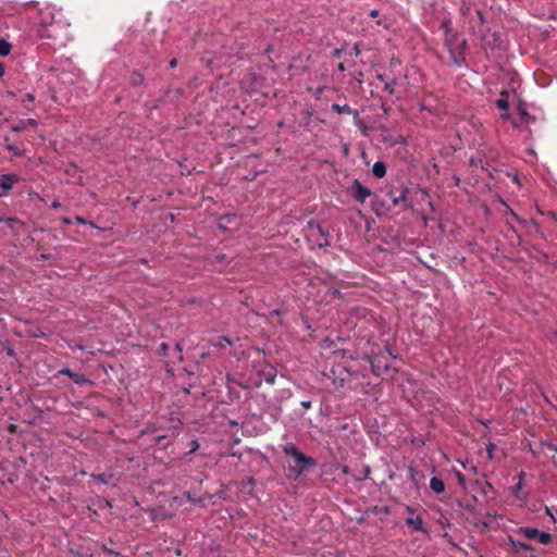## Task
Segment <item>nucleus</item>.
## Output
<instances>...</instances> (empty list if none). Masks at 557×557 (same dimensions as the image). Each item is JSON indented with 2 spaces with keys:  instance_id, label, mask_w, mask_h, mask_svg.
Here are the masks:
<instances>
[{
  "instance_id": "nucleus-1",
  "label": "nucleus",
  "mask_w": 557,
  "mask_h": 557,
  "mask_svg": "<svg viewBox=\"0 0 557 557\" xmlns=\"http://www.w3.org/2000/svg\"><path fill=\"white\" fill-rule=\"evenodd\" d=\"M284 455L293 458L295 465L288 467L289 478L297 480L306 475L318 466V460L311 456L302 453L299 447L294 443H286L282 445Z\"/></svg>"
},
{
  "instance_id": "nucleus-2",
  "label": "nucleus",
  "mask_w": 557,
  "mask_h": 557,
  "mask_svg": "<svg viewBox=\"0 0 557 557\" xmlns=\"http://www.w3.org/2000/svg\"><path fill=\"white\" fill-rule=\"evenodd\" d=\"M396 358L397 356L393 354V350H380L373 355L363 354L361 357L376 376H381L393 369L392 361ZM394 370L396 369L394 368Z\"/></svg>"
},
{
  "instance_id": "nucleus-3",
  "label": "nucleus",
  "mask_w": 557,
  "mask_h": 557,
  "mask_svg": "<svg viewBox=\"0 0 557 557\" xmlns=\"http://www.w3.org/2000/svg\"><path fill=\"white\" fill-rule=\"evenodd\" d=\"M444 45L449 51L450 62L457 66H461L465 61L467 41L465 39H459L458 35L451 29H447L444 38Z\"/></svg>"
},
{
  "instance_id": "nucleus-4",
  "label": "nucleus",
  "mask_w": 557,
  "mask_h": 557,
  "mask_svg": "<svg viewBox=\"0 0 557 557\" xmlns=\"http://www.w3.org/2000/svg\"><path fill=\"white\" fill-rule=\"evenodd\" d=\"M258 352L262 354V360H257L256 363L252 364L255 372L265 383L274 384L277 374L276 368L264 361L267 350H258Z\"/></svg>"
},
{
  "instance_id": "nucleus-5",
  "label": "nucleus",
  "mask_w": 557,
  "mask_h": 557,
  "mask_svg": "<svg viewBox=\"0 0 557 557\" xmlns=\"http://www.w3.org/2000/svg\"><path fill=\"white\" fill-rule=\"evenodd\" d=\"M517 532L523 534L529 540H537L543 545H548L553 541L550 533L546 531H540L536 528L520 527Z\"/></svg>"
},
{
  "instance_id": "nucleus-6",
  "label": "nucleus",
  "mask_w": 557,
  "mask_h": 557,
  "mask_svg": "<svg viewBox=\"0 0 557 557\" xmlns=\"http://www.w3.org/2000/svg\"><path fill=\"white\" fill-rule=\"evenodd\" d=\"M178 355V360L182 363L181 369L185 371L188 375H195L202 371L199 360L185 362V358L188 357V354L191 350H173Z\"/></svg>"
},
{
  "instance_id": "nucleus-7",
  "label": "nucleus",
  "mask_w": 557,
  "mask_h": 557,
  "mask_svg": "<svg viewBox=\"0 0 557 557\" xmlns=\"http://www.w3.org/2000/svg\"><path fill=\"white\" fill-rule=\"evenodd\" d=\"M350 194L354 199L360 203H364L367 198L372 195L371 190L363 186L358 180H355L351 187Z\"/></svg>"
},
{
  "instance_id": "nucleus-8",
  "label": "nucleus",
  "mask_w": 557,
  "mask_h": 557,
  "mask_svg": "<svg viewBox=\"0 0 557 557\" xmlns=\"http://www.w3.org/2000/svg\"><path fill=\"white\" fill-rule=\"evenodd\" d=\"M17 181L18 177L14 174H2L0 176V197L5 196Z\"/></svg>"
},
{
  "instance_id": "nucleus-9",
  "label": "nucleus",
  "mask_w": 557,
  "mask_h": 557,
  "mask_svg": "<svg viewBox=\"0 0 557 557\" xmlns=\"http://www.w3.org/2000/svg\"><path fill=\"white\" fill-rule=\"evenodd\" d=\"M409 189L407 187H403L397 194L395 190L388 191V197L391 198L393 206H398L399 203H404L407 208L410 207V205L407 202V194Z\"/></svg>"
},
{
  "instance_id": "nucleus-10",
  "label": "nucleus",
  "mask_w": 557,
  "mask_h": 557,
  "mask_svg": "<svg viewBox=\"0 0 557 557\" xmlns=\"http://www.w3.org/2000/svg\"><path fill=\"white\" fill-rule=\"evenodd\" d=\"M408 383L412 386V392L414 394V397H419L420 395L421 396L429 395L428 398L430 400L437 398V395L434 392H425L418 381L409 379Z\"/></svg>"
},
{
  "instance_id": "nucleus-11",
  "label": "nucleus",
  "mask_w": 557,
  "mask_h": 557,
  "mask_svg": "<svg viewBox=\"0 0 557 557\" xmlns=\"http://www.w3.org/2000/svg\"><path fill=\"white\" fill-rule=\"evenodd\" d=\"M408 475L409 480L417 488L420 487V483L425 479L424 473L422 471L417 470L412 465L408 467Z\"/></svg>"
},
{
  "instance_id": "nucleus-12",
  "label": "nucleus",
  "mask_w": 557,
  "mask_h": 557,
  "mask_svg": "<svg viewBox=\"0 0 557 557\" xmlns=\"http://www.w3.org/2000/svg\"><path fill=\"white\" fill-rule=\"evenodd\" d=\"M232 224H238V216L235 214H225L219 220V227L224 231L231 230Z\"/></svg>"
},
{
  "instance_id": "nucleus-13",
  "label": "nucleus",
  "mask_w": 557,
  "mask_h": 557,
  "mask_svg": "<svg viewBox=\"0 0 557 557\" xmlns=\"http://www.w3.org/2000/svg\"><path fill=\"white\" fill-rule=\"evenodd\" d=\"M508 543L512 547V549H511L512 553H518L519 549L530 550V552L534 550L533 546H531L528 543H524V542H521V541H517L511 535H508Z\"/></svg>"
},
{
  "instance_id": "nucleus-14",
  "label": "nucleus",
  "mask_w": 557,
  "mask_h": 557,
  "mask_svg": "<svg viewBox=\"0 0 557 557\" xmlns=\"http://www.w3.org/2000/svg\"><path fill=\"white\" fill-rule=\"evenodd\" d=\"M405 522L409 528H412L414 531H421L424 533L428 532V530L423 527V522L420 516H417L414 518H406Z\"/></svg>"
},
{
  "instance_id": "nucleus-15",
  "label": "nucleus",
  "mask_w": 557,
  "mask_h": 557,
  "mask_svg": "<svg viewBox=\"0 0 557 557\" xmlns=\"http://www.w3.org/2000/svg\"><path fill=\"white\" fill-rule=\"evenodd\" d=\"M430 487L436 494H442L445 492V483L442 479L437 476L431 478Z\"/></svg>"
},
{
  "instance_id": "nucleus-16",
  "label": "nucleus",
  "mask_w": 557,
  "mask_h": 557,
  "mask_svg": "<svg viewBox=\"0 0 557 557\" xmlns=\"http://www.w3.org/2000/svg\"><path fill=\"white\" fill-rule=\"evenodd\" d=\"M332 111L338 113V114H354L355 117H358L359 114L357 111L352 110L348 104H344V106H341L338 103H333L332 104Z\"/></svg>"
},
{
  "instance_id": "nucleus-17",
  "label": "nucleus",
  "mask_w": 557,
  "mask_h": 557,
  "mask_svg": "<svg viewBox=\"0 0 557 557\" xmlns=\"http://www.w3.org/2000/svg\"><path fill=\"white\" fill-rule=\"evenodd\" d=\"M309 226L311 230H317L321 236L325 237L324 242L319 243L320 247H326L330 245L329 240L326 239L329 233L325 232L324 228L319 223L310 222Z\"/></svg>"
},
{
  "instance_id": "nucleus-18",
  "label": "nucleus",
  "mask_w": 557,
  "mask_h": 557,
  "mask_svg": "<svg viewBox=\"0 0 557 557\" xmlns=\"http://www.w3.org/2000/svg\"><path fill=\"white\" fill-rule=\"evenodd\" d=\"M372 173L374 176L382 178L386 174V165L382 161H376L372 166Z\"/></svg>"
},
{
  "instance_id": "nucleus-19",
  "label": "nucleus",
  "mask_w": 557,
  "mask_h": 557,
  "mask_svg": "<svg viewBox=\"0 0 557 557\" xmlns=\"http://www.w3.org/2000/svg\"><path fill=\"white\" fill-rule=\"evenodd\" d=\"M90 476L98 483L107 485L114 478V474L113 473H92V474H90Z\"/></svg>"
},
{
  "instance_id": "nucleus-20",
  "label": "nucleus",
  "mask_w": 557,
  "mask_h": 557,
  "mask_svg": "<svg viewBox=\"0 0 557 557\" xmlns=\"http://www.w3.org/2000/svg\"><path fill=\"white\" fill-rule=\"evenodd\" d=\"M72 382H74L75 384L79 385V386H94L95 383L89 380L88 377H86L85 374H81V373H75V377L72 380Z\"/></svg>"
},
{
  "instance_id": "nucleus-21",
  "label": "nucleus",
  "mask_w": 557,
  "mask_h": 557,
  "mask_svg": "<svg viewBox=\"0 0 557 557\" xmlns=\"http://www.w3.org/2000/svg\"><path fill=\"white\" fill-rule=\"evenodd\" d=\"M370 474H371V467L366 465L362 467V470L360 471V473L354 474L352 478H354V481H356V482H362V481L370 479Z\"/></svg>"
},
{
  "instance_id": "nucleus-22",
  "label": "nucleus",
  "mask_w": 557,
  "mask_h": 557,
  "mask_svg": "<svg viewBox=\"0 0 557 557\" xmlns=\"http://www.w3.org/2000/svg\"><path fill=\"white\" fill-rule=\"evenodd\" d=\"M256 483H257V481L253 476H248L240 482V486L243 488L250 487V490L247 491V494L250 496H255L253 487H255Z\"/></svg>"
},
{
  "instance_id": "nucleus-23",
  "label": "nucleus",
  "mask_w": 557,
  "mask_h": 557,
  "mask_svg": "<svg viewBox=\"0 0 557 557\" xmlns=\"http://www.w3.org/2000/svg\"><path fill=\"white\" fill-rule=\"evenodd\" d=\"M496 106L500 109V110H504V111H507L508 108H509V102H508V92L507 91H503L500 94V97L496 100Z\"/></svg>"
},
{
  "instance_id": "nucleus-24",
  "label": "nucleus",
  "mask_w": 557,
  "mask_h": 557,
  "mask_svg": "<svg viewBox=\"0 0 557 557\" xmlns=\"http://www.w3.org/2000/svg\"><path fill=\"white\" fill-rule=\"evenodd\" d=\"M368 511L374 513V515H384L387 516L391 513V508L387 505L384 506H372L368 509Z\"/></svg>"
},
{
  "instance_id": "nucleus-25",
  "label": "nucleus",
  "mask_w": 557,
  "mask_h": 557,
  "mask_svg": "<svg viewBox=\"0 0 557 557\" xmlns=\"http://www.w3.org/2000/svg\"><path fill=\"white\" fill-rule=\"evenodd\" d=\"M69 553L74 557H94L92 553L81 548H70Z\"/></svg>"
},
{
  "instance_id": "nucleus-26",
  "label": "nucleus",
  "mask_w": 557,
  "mask_h": 557,
  "mask_svg": "<svg viewBox=\"0 0 557 557\" xmlns=\"http://www.w3.org/2000/svg\"><path fill=\"white\" fill-rule=\"evenodd\" d=\"M11 44L4 39H0V55L7 57L11 52Z\"/></svg>"
},
{
  "instance_id": "nucleus-27",
  "label": "nucleus",
  "mask_w": 557,
  "mask_h": 557,
  "mask_svg": "<svg viewBox=\"0 0 557 557\" xmlns=\"http://www.w3.org/2000/svg\"><path fill=\"white\" fill-rule=\"evenodd\" d=\"M144 82V76L138 73V72H133L132 75H131V84L133 86H138L140 84H143Z\"/></svg>"
},
{
  "instance_id": "nucleus-28",
  "label": "nucleus",
  "mask_w": 557,
  "mask_h": 557,
  "mask_svg": "<svg viewBox=\"0 0 557 557\" xmlns=\"http://www.w3.org/2000/svg\"><path fill=\"white\" fill-rule=\"evenodd\" d=\"M154 443L166 448L171 444V441H168V435H158L154 437Z\"/></svg>"
},
{
  "instance_id": "nucleus-29",
  "label": "nucleus",
  "mask_w": 557,
  "mask_h": 557,
  "mask_svg": "<svg viewBox=\"0 0 557 557\" xmlns=\"http://www.w3.org/2000/svg\"><path fill=\"white\" fill-rule=\"evenodd\" d=\"M227 388H228V391H227V401L233 403L234 400L239 399L240 394H239L238 391L232 388L231 386H228Z\"/></svg>"
},
{
  "instance_id": "nucleus-30",
  "label": "nucleus",
  "mask_w": 557,
  "mask_h": 557,
  "mask_svg": "<svg viewBox=\"0 0 557 557\" xmlns=\"http://www.w3.org/2000/svg\"><path fill=\"white\" fill-rule=\"evenodd\" d=\"M334 354L341 352L342 357H349V358H359L358 350H333Z\"/></svg>"
},
{
  "instance_id": "nucleus-31",
  "label": "nucleus",
  "mask_w": 557,
  "mask_h": 557,
  "mask_svg": "<svg viewBox=\"0 0 557 557\" xmlns=\"http://www.w3.org/2000/svg\"><path fill=\"white\" fill-rule=\"evenodd\" d=\"M185 496L186 498L191 503V504H200V505H203V498L202 497H195L191 492H185Z\"/></svg>"
},
{
  "instance_id": "nucleus-32",
  "label": "nucleus",
  "mask_w": 557,
  "mask_h": 557,
  "mask_svg": "<svg viewBox=\"0 0 557 557\" xmlns=\"http://www.w3.org/2000/svg\"><path fill=\"white\" fill-rule=\"evenodd\" d=\"M332 467H334L335 469L341 470L342 473L345 474V475H350L351 474L350 468L347 465L334 463V465H332Z\"/></svg>"
},
{
  "instance_id": "nucleus-33",
  "label": "nucleus",
  "mask_w": 557,
  "mask_h": 557,
  "mask_svg": "<svg viewBox=\"0 0 557 557\" xmlns=\"http://www.w3.org/2000/svg\"><path fill=\"white\" fill-rule=\"evenodd\" d=\"M457 505H458V507L463 508V509H466V510H468L470 512H474V510H475L473 504H471V503L465 504L462 500L458 499L457 500Z\"/></svg>"
},
{
  "instance_id": "nucleus-34",
  "label": "nucleus",
  "mask_w": 557,
  "mask_h": 557,
  "mask_svg": "<svg viewBox=\"0 0 557 557\" xmlns=\"http://www.w3.org/2000/svg\"><path fill=\"white\" fill-rule=\"evenodd\" d=\"M33 409L35 412L34 419L28 421L32 424L35 423V419H41L44 416V411L39 407L33 405Z\"/></svg>"
},
{
  "instance_id": "nucleus-35",
  "label": "nucleus",
  "mask_w": 557,
  "mask_h": 557,
  "mask_svg": "<svg viewBox=\"0 0 557 557\" xmlns=\"http://www.w3.org/2000/svg\"><path fill=\"white\" fill-rule=\"evenodd\" d=\"M395 85H396V81L395 79H392L389 82H386L385 83V86H384V89L389 94H394L395 91Z\"/></svg>"
},
{
  "instance_id": "nucleus-36",
  "label": "nucleus",
  "mask_w": 557,
  "mask_h": 557,
  "mask_svg": "<svg viewBox=\"0 0 557 557\" xmlns=\"http://www.w3.org/2000/svg\"><path fill=\"white\" fill-rule=\"evenodd\" d=\"M455 475L458 484L465 488L466 487V476L460 471H455Z\"/></svg>"
},
{
  "instance_id": "nucleus-37",
  "label": "nucleus",
  "mask_w": 557,
  "mask_h": 557,
  "mask_svg": "<svg viewBox=\"0 0 557 557\" xmlns=\"http://www.w3.org/2000/svg\"><path fill=\"white\" fill-rule=\"evenodd\" d=\"M58 374L67 375L71 380L75 377V372H73L70 368L66 367L59 370Z\"/></svg>"
},
{
  "instance_id": "nucleus-38",
  "label": "nucleus",
  "mask_w": 557,
  "mask_h": 557,
  "mask_svg": "<svg viewBox=\"0 0 557 557\" xmlns=\"http://www.w3.org/2000/svg\"><path fill=\"white\" fill-rule=\"evenodd\" d=\"M548 448L557 453V445L547 442V441H541V449Z\"/></svg>"
},
{
  "instance_id": "nucleus-39",
  "label": "nucleus",
  "mask_w": 557,
  "mask_h": 557,
  "mask_svg": "<svg viewBox=\"0 0 557 557\" xmlns=\"http://www.w3.org/2000/svg\"><path fill=\"white\" fill-rule=\"evenodd\" d=\"M189 445H190V448L186 453L187 455L194 454L199 448V443H198L197 438L191 440Z\"/></svg>"
},
{
  "instance_id": "nucleus-40",
  "label": "nucleus",
  "mask_w": 557,
  "mask_h": 557,
  "mask_svg": "<svg viewBox=\"0 0 557 557\" xmlns=\"http://www.w3.org/2000/svg\"><path fill=\"white\" fill-rule=\"evenodd\" d=\"M35 101V97L32 94H26L22 102L24 103L26 109H30V107L26 103H33Z\"/></svg>"
},
{
  "instance_id": "nucleus-41",
  "label": "nucleus",
  "mask_w": 557,
  "mask_h": 557,
  "mask_svg": "<svg viewBox=\"0 0 557 557\" xmlns=\"http://www.w3.org/2000/svg\"><path fill=\"white\" fill-rule=\"evenodd\" d=\"M523 476H524V472H523V471H521V472H520V474H519V482H518V484L516 485V488H515V490H516V491H515V496H516L517 498H520V496H519V491H520V490H521V487H522V485H521V481H522Z\"/></svg>"
},
{
  "instance_id": "nucleus-42",
  "label": "nucleus",
  "mask_w": 557,
  "mask_h": 557,
  "mask_svg": "<svg viewBox=\"0 0 557 557\" xmlns=\"http://www.w3.org/2000/svg\"><path fill=\"white\" fill-rule=\"evenodd\" d=\"M4 222L11 228H13L15 224H21V222L17 219H15V218H5Z\"/></svg>"
},
{
  "instance_id": "nucleus-43",
  "label": "nucleus",
  "mask_w": 557,
  "mask_h": 557,
  "mask_svg": "<svg viewBox=\"0 0 557 557\" xmlns=\"http://www.w3.org/2000/svg\"><path fill=\"white\" fill-rule=\"evenodd\" d=\"M473 524L475 527L481 525L482 527V532H485L486 530L490 529V522L488 521L474 522Z\"/></svg>"
},
{
  "instance_id": "nucleus-44",
  "label": "nucleus",
  "mask_w": 557,
  "mask_h": 557,
  "mask_svg": "<svg viewBox=\"0 0 557 557\" xmlns=\"http://www.w3.org/2000/svg\"><path fill=\"white\" fill-rule=\"evenodd\" d=\"M360 48H359V45L356 44L352 49L349 51V54L350 55H354V57H358L360 54Z\"/></svg>"
},
{
  "instance_id": "nucleus-45",
  "label": "nucleus",
  "mask_w": 557,
  "mask_h": 557,
  "mask_svg": "<svg viewBox=\"0 0 557 557\" xmlns=\"http://www.w3.org/2000/svg\"><path fill=\"white\" fill-rule=\"evenodd\" d=\"M102 548L106 553L108 554H111V555H120L119 552H116L115 549H113L112 547H109L107 546L106 544H102Z\"/></svg>"
},
{
  "instance_id": "nucleus-46",
  "label": "nucleus",
  "mask_w": 557,
  "mask_h": 557,
  "mask_svg": "<svg viewBox=\"0 0 557 557\" xmlns=\"http://www.w3.org/2000/svg\"><path fill=\"white\" fill-rule=\"evenodd\" d=\"M495 444H493L492 442H490L488 444H486V451L488 454V457L492 458L493 457V450L495 449Z\"/></svg>"
},
{
  "instance_id": "nucleus-47",
  "label": "nucleus",
  "mask_w": 557,
  "mask_h": 557,
  "mask_svg": "<svg viewBox=\"0 0 557 557\" xmlns=\"http://www.w3.org/2000/svg\"><path fill=\"white\" fill-rule=\"evenodd\" d=\"M24 123H25L26 127L29 126V127H33V128H35L37 126V124H38L37 121L34 120V119H28V120L24 121Z\"/></svg>"
},
{
  "instance_id": "nucleus-48",
  "label": "nucleus",
  "mask_w": 557,
  "mask_h": 557,
  "mask_svg": "<svg viewBox=\"0 0 557 557\" xmlns=\"http://www.w3.org/2000/svg\"><path fill=\"white\" fill-rule=\"evenodd\" d=\"M26 128V125L24 121H21V123L12 128L13 132H21Z\"/></svg>"
},
{
  "instance_id": "nucleus-49",
  "label": "nucleus",
  "mask_w": 557,
  "mask_h": 557,
  "mask_svg": "<svg viewBox=\"0 0 557 557\" xmlns=\"http://www.w3.org/2000/svg\"><path fill=\"white\" fill-rule=\"evenodd\" d=\"M300 405H301V407H302L304 409H310V408H311V406H312V401H311V400H302V401L300 403Z\"/></svg>"
},
{
  "instance_id": "nucleus-50",
  "label": "nucleus",
  "mask_w": 557,
  "mask_h": 557,
  "mask_svg": "<svg viewBox=\"0 0 557 557\" xmlns=\"http://www.w3.org/2000/svg\"><path fill=\"white\" fill-rule=\"evenodd\" d=\"M529 450H530V453L532 454V456H533L534 458H539V456H540V451H539V450H536V449H533L530 443H529Z\"/></svg>"
},
{
  "instance_id": "nucleus-51",
  "label": "nucleus",
  "mask_w": 557,
  "mask_h": 557,
  "mask_svg": "<svg viewBox=\"0 0 557 557\" xmlns=\"http://www.w3.org/2000/svg\"><path fill=\"white\" fill-rule=\"evenodd\" d=\"M442 28L446 32L447 29H451L450 27V22L449 21H444L442 22Z\"/></svg>"
},
{
  "instance_id": "nucleus-52",
  "label": "nucleus",
  "mask_w": 557,
  "mask_h": 557,
  "mask_svg": "<svg viewBox=\"0 0 557 557\" xmlns=\"http://www.w3.org/2000/svg\"><path fill=\"white\" fill-rule=\"evenodd\" d=\"M101 504H103L106 507H109V508H112V504L110 500L106 499V498H102L101 500Z\"/></svg>"
},
{
  "instance_id": "nucleus-53",
  "label": "nucleus",
  "mask_w": 557,
  "mask_h": 557,
  "mask_svg": "<svg viewBox=\"0 0 557 557\" xmlns=\"http://www.w3.org/2000/svg\"><path fill=\"white\" fill-rule=\"evenodd\" d=\"M8 149H9V150H11V151H13V152H14V154H16V156H20V154H21V152H20V151H18L14 146H12V145H9V146H8Z\"/></svg>"
},
{
  "instance_id": "nucleus-54",
  "label": "nucleus",
  "mask_w": 557,
  "mask_h": 557,
  "mask_svg": "<svg viewBox=\"0 0 557 557\" xmlns=\"http://www.w3.org/2000/svg\"><path fill=\"white\" fill-rule=\"evenodd\" d=\"M75 220L78 224H86L85 219H83L82 216H76Z\"/></svg>"
},
{
  "instance_id": "nucleus-55",
  "label": "nucleus",
  "mask_w": 557,
  "mask_h": 557,
  "mask_svg": "<svg viewBox=\"0 0 557 557\" xmlns=\"http://www.w3.org/2000/svg\"><path fill=\"white\" fill-rule=\"evenodd\" d=\"M15 352H16V350H13V349L7 350V355H8L9 357H15V356H16V354H15Z\"/></svg>"
},
{
  "instance_id": "nucleus-56",
  "label": "nucleus",
  "mask_w": 557,
  "mask_h": 557,
  "mask_svg": "<svg viewBox=\"0 0 557 557\" xmlns=\"http://www.w3.org/2000/svg\"><path fill=\"white\" fill-rule=\"evenodd\" d=\"M176 65H177V59H175V58H174V59H172V60L170 61V66H171V67H175Z\"/></svg>"
},
{
  "instance_id": "nucleus-57",
  "label": "nucleus",
  "mask_w": 557,
  "mask_h": 557,
  "mask_svg": "<svg viewBox=\"0 0 557 557\" xmlns=\"http://www.w3.org/2000/svg\"><path fill=\"white\" fill-rule=\"evenodd\" d=\"M545 512L552 517V519L555 521V517L553 516L550 509L548 507H545Z\"/></svg>"
},
{
  "instance_id": "nucleus-58",
  "label": "nucleus",
  "mask_w": 557,
  "mask_h": 557,
  "mask_svg": "<svg viewBox=\"0 0 557 557\" xmlns=\"http://www.w3.org/2000/svg\"><path fill=\"white\" fill-rule=\"evenodd\" d=\"M377 15H379V11H377V10H372V11L370 12V16H371V17H376Z\"/></svg>"
},
{
  "instance_id": "nucleus-59",
  "label": "nucleus",
  "mask_w": 557,
  "mask_h": 557,
  "mask_svg": "<svg viewBox=\"0 0 557 557\" xmlns=\"http://www.w3.org/2000/svg\"><path fill=\"white\" fill-rule=\"evenodd\" d=\"M190 388H191V385H189L188 387H184L183 388V393L184 394H189L190 393Z\"/></svg>"
},
{
  "instance_id": "nucleus-60",
  "label": "nucleus",
  "mask_w": 557,
  "mask_h": 557,
  "mask_svg": "<svg viewBox=\"0 0 557 557\" xmlns=\"http://www.w3.org/2000/svg\"><path fill=\"white\" fill-rule=\"evenodd\" d=\"M337 67L341 72H344L346 70L344 63H339Z\"/></svg>"
},
{
  "instance_id": "nucleus-61",
  "label": "nucleus",
  "mask_w": 557,
  "mask_h": 557,
  "mask_svg": "<svg viewBox=\"0 0 557 557\" xmlns=\"http://www.w3.org/2000/svg\"><path fill=\"white\" fill-rule=\"evenodd\" d=\"M60 206L61 205H60L59 201H53L52 205H51V207L54 208V209L59 208Z\"/></svg>"
},
{
  "instance_id": "nucleus-62",
  "label": "nucleus",
  "mask_w": 557,
  "mask_h": 557,
  "mask_svg": "<svg viewBox=\"0 0 557 557\" xmlns=\"http://www.w3.org/2000/svg\"><path fill=\"white\" fill-rule=\"evenodd\" d=\"M208 356H209V352L203 350V351L201 352V355H200V358H201V359H205V358H207Z\"/></svg>"
},
{
  "instance_id": "nucleus-63",
  "label": "nucleus",
  "mask_w": 557,
  "mask_h": 557,
  "mask_svg": "<svg viewBox=\"0 0 557 557\" xmlns=\"http://www.w3.org/2000/svg\"><path fill=\"white\" fill-rule=\"evenodd\" d=\"M406 510H407V512H410V513H413V512H414V508H413V507H411V506H407V507H406Z\"/></svg>"
},
{
  "instance_id": "nucleus-64",
  "label": "nucleus",
  "mask_w": 557,
  "mask_h": 557,
  "mask_svg": "<svg viewBox=\"0 0 557 557\" xmlns=\"http://www.w3.org/2000/svg\"><path fill=\"white\" fill-rule=\"evenodd\" d=\"M161 351H162V354H160L161 356H164V357H170V356H171V355L168 352L169 350H166V349H163V350H161Z\"/></svg>"
}]
</instances>
